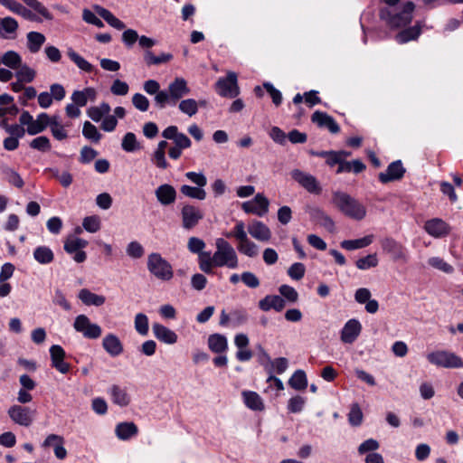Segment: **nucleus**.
Here are the masks:
<instances>
[{"mask_svg":"<svg viewBox=\"0 0 463 463\" xmlns=\"http://www.w3.org/2000/svg\"><path fill=\"white\" fill-rule=\"evenodd\" d=\"M249 320L248 312L244 308H237L231 312V324L233 327H238L247 323Z\"/></svg>","mask_w":463,"mask_h":463,"instance_id":"obj_48","label":"nucleus"},{"mask_svg":"<svg viewBox=\"0 0 463 463\" xmlns=\"http://www.w3.org/2000/svg\"><path fill=\"white\" fill-rule=\"evenodd\" d=\"M155 195L157 201L162 205H169L175 203L176 199V191L174 186L168 184L159 185L156 191Z\"/></svg>","mask_w":463,"mask_h":463,"instance_id":"obj_24","label":"nucleus"},{"mask_svg":"<svg viewBox=\"0 0 463 463\" xmlns=\"http://www.w3.org/2000/svg\"><path fill=\"white\" fill-rule=\"evenodd\" d=\"M67 54L69 58L78 66L79 69L86 72H91L93 71V65L90 64L83 57H81L79 53H77L74 50L69 49Z\"/></svg>","mask_w":463,"mask_h":463,"instance_id":"obj_43","label":"nucleus"},{"mask_svg":"<svg viewBox=\"0 0 463 463\" xmlns=\"http://www.w3.org/2000/svg\"><path fill=\"white\" fill-rule=\"evenodd\" d=\"M348 421L350 425L358 427L363 422V411L358 403H353L348 413Z\"/></svg>","mask_w":463,"mask_h":463,"instance_id":"obj_50","label":"nucleus"},{"mask_svg":"<svg viewBox=\"0 0 463 463\" xmlns=\"http://www.w3.org/2000/svg\"><path fill=\"white\" fill-rule=\"evenodd\" d=\"M405 172L406 169L403 167L402 161L396 160L387 166L386 172L380 173L378 178L381 183L387 184L389 182L401 180Z\"/></svg>","mask_w":463,"mask_h":463,"instance_id":"obj_16","label":"nucleus"},{"mask_svg":"<svg viewBox=\"0 0 463 463\" xmlns=\"http://www.w3.org/2000/svg\"><path fill=\"white\" fill-rule=\"evenodd\" d=\"M373 240V235H366L360 239L345 240L341 241L340 246L346 250L363 249L369 246Z\"/></svg>","mask_w":463,"mask_h":463,"instance_id":"obj_36","label":"nucleus"},{"mask_svg":"<svg viewBox=\"0 0 463 463\" xmlns=\"http://www.w3.org/2000/svg\"><path fill=\"white\" fill-rule=\"evenodd\" d=\"M73 328L88 339H97L102 334L101 327L98 324L91 323L86 315H79L75 317Z\"/></svg>","mask_w":463,"mask_h":463,"instance_id":"obj_8","label":"nucleus"},{"mask_svg":"<svg viewBox=\"0 0 463 463\" xmlns=\"http://www.w3.org/2000/svg\"><path fill=\"white\" fill-rule=\"evenodd\" d=\"M215 246L216 250L213 253L215 267L238 268L239 260L237 253L229 241L222 238H218L215 241Z\"/></svg>","mask_w":463,"mask_h":463,"instance_id":"obj_4","label":"nucleus"},{"mask_svg":"<svg viewBox=\"0 0 463 463\" xmlns=\"http://www.w3.org/2000/svg\"><path fill=\"white\" fill-rule=\"evenodd\" d=\"M355 265L357 269L362 270L376 267L378 265V259L376 253L368 254L365 257L358 259L355 262Z\"/></svg>","mask_w":463,"mask_h":463,"instance_id":"obj_51","label":"nucleus"},{"mask_svg":"<svg viewBox=\"0 0 463 463\" xmlns=\"http://www.w3.org/2000/svg\"><path fill=\"white\" fill-rule=\"evenodd\" d=\"M78 298L86 306L100 307L106 301L104 296L92 293L88 288H81L78 293Z\"/></svg>","mask_w":463,"mask_h":463,"instance_id":"obj_27","label":"nucleus"},{"mask_svg":"<svg viewBox=\"0 0 463 463\" xmlns=\"http://www.w3.org/2000/svg\"><path fill=\"white\" fill-rule=\"evenodd\" d=\"M180 111L189 117H193L198 112V103L194 99H183L178 104Z\"/></svg>","mask_w":463,"mask_h":463,"instance_id":"obj_47","label":"nucleus"},{"mask_svg":"<svg viewBox=\"0 0 463 463\" xmlns=\"http://www.w3.org/2000/svg\"><path fill=\"white\" fill-rule=\"evenodd\" d=\"M332 202L341 213L354 220L361 221L366 215L365 207L346 193L334 192Z\"/></svg>","mask_w":463,"mask_h":463,"instance_id":"obj_2","label":"nucleus"},{"mask_svg":"<svg viewBox=\"0 0 463 463\" xmlns=\"http://www.w3.org/2000/svg\"><path fill=\"white\" fill-rule=\"evenodd\" d=\"M126 252L130 258L140 259L144 255L145 250L138 241H134L128 244Z\"/></svg>","mask_w":463,"mask_h":463,"instance_id":"obj_58","label":"nucleus"},{"mask_svg":"<svg viewBox=\"0 0 463 463\" xmlns=\"http://www.w3.org/2000/svg\"><path fill=\"white\" fill-rule=\"evenodd\" d=\"M208 346L215 354L224 353L228 349L227 338L221 334H213L208 338Z\"/></svg>","mask_w":463,"mask_h":463,"instance_id":"obj_34","label":"nucleus"},{"mask_svg":"<svg viewBox=\"0 0 463 463\" xmlns=\"http://www.w3.org/2000/svg\"><path fill=\"white\" fill-rule=\"evenodd\" d=\"M430 364L442 368L458 369L463 368V360L455 353L447 350H437L427 354Z\"/></svg>","mask_w":463,"mask_h":463,"instance_id":"obj_7","label":"nucleus"},{"mask_svg":"<svg viewBox=\"0 0 463 463\" xmlns=\"http://www.w3.org/2000/svg\"><path fill=\"white\" fill-rule=\"evenodd\" d=\"M102 347L112 357L120 355L123 351V345L116 335L108 334L102 340Z\"/></svg>","mask_w":463,"mask_h":463,"instance_id":"obj_21","label":"nucleus"},{"mask_svg":"<svg viewBox=\"0 0 463 463\" xmlns=\"http://www.w3.org/2000/svg\"><path fill=\"white\" fill-rule=\"evenodd\" d=\"M50 123V117L47 113H40L37 116L36 119L33 120V123L30 124L29 127L26 128V132L31 135L34 136L39 133H42L46 129V128L49 126Z\"/></svg>","mask_w":463,"mask_h":463,"instance_id":"obj_31","label":"nucleus"},{"mask_svg":"<svg viewBox=\"0 0 463 463\" xmlns=\"http://www.w3.org/2000/svg\"><path fill=\"white\" fill-rule=\"evenodd\" d=\"M82 227L89 232H97L100 229L99 218L96 215L85 217L82 222Z\"/></svg>","mask_w":463,"mask_h":463,"instance_id":"obj_56","label":"nucleus"},{"mask_svg":"<svg viewBox=\"0 0 463 463\" xmlns=\"http://www.w3.org/2000/svg\"><path fill=\"white\" fill-rule=\"evenodd\" d=\"M190 91L187 81L184 78L177 77L169 83L167 90H164L155 96V104L159 109H165L167 105L175 106Z\"/></svg>","mask_w":463,"mask_h":463,"instance_id":"obj_1","label":"nucleus"},{"mask_svg":"<svg viewBox=\"0 0 463 463\" xmlns=\"http://www.w3.org/2000/svg\"><path fill=\"white\" fill-rule=\"evenodd\" d=\"M362 330L360 322L356 319L348 320L341 331V340L345 344L354 343Z\"/></svg>","mask_w":463,"mask_h":463,"instance_id":"obj_19","label":"nucleus"},{"mask_svg":"<svg viewBox=\"0 0 463 463\" xmlns=\"http://www.w3.org/2000/svg\"><path fill=\"white\" fill-rule=\"evenodd\" d=\"M263 88L267 90V92L270 95L272 99V102L276 107H279L282 103V94L280 90L276 89L272 83L270 82H264Z\"/></svg>","mask_w":463,"mask_h":463,"instance_id":"obj_60","label":"nucleus"},{"mask_svg":"<svg viewBox=\"0 0 463 463\" xmlns=\"http://www.w3.org/2000/svg\"><path fill=\"white\" fill-rule=\"evenodd\" d=\"M45 36L38 32H30L27 33V48L32 53H36L41 50L44 43Z\"/></svg>","mask_w":463,"mask_h":463,"instance_id":"obj_37","label":"nucleus"},{"mask_svg":"<svg viewBox=\"0 0 463 463\" xmlns=\"http://www.w3.org/2000/svg\"><path fill=\"white\" fill-rule=\"evenodd\" d=\"M305 402V398L299 395H296L289 399L288 403V410L292 413L300 412L304 408Z\"/></svg>","mask_w":463,"mask_h":463,"instance_id":"obj_63","label":"nucleus"},{"mask_svg":"<svg viewBox=\"0 0 463 463\" xmlns=\"http://www.w3.org/2000/svg\"><path fill=\"white\" fill-rule=\"evenodd\" d=\"M288 367V360L285 357H279L271 360L268 369H272L273 373L282 374Z\"/></svg>","mask_w":463,"mask_h":463,"instance_id":"obj_59","label":"nucleus"},{"mask_svg":"<svg viewBox=\"0 0 463 463\" xmlns=\"http://www.w3.org/2000/svg\"><path fill=\"white\" fill-rule=\"evenodd\" d=\"M18 28V22L14 18L11 16L0 18V38L15 39Z\"/></svg>","mask_w":463,"mask_h":463,"instance_id":"obj_20","label":"nucleus"},{"mask_svg":"<svg viewBox=\"0 0 463 463\" xmlns=\"http://www.w3.org/2000/svg\"><path fill=\"white\" fill-rule=\"evenodd\" d=\"M414 7L415 5L412 2H407L401 11H397L396 8H382L380 10V18L390 28L397 29L403 27L411 22Z\"/></svg>","mask_w":463,"mask_h":463,"instance_id":"obj_3","label":"nucleus"},{"mask_svg":"<svg viewBox=\"0 0 463 463\" xmlns=\"http://www.w3.org/2000/svg\"><path fill=\"white\" fill-rule=\"evenodd\" d=\"M421 33V26L420 23H417L415 25L405 28L399 32L395 39L399 43H406L410 41L416 40Z\"/></svg>","mask_w":463,"mask_h":463,"instance_id":"obj_33","label":"nucleus"},{"mask_svg":"<svg viewBox=\"0 0 463 463\" xmlns=\"http://www.w3.org/2000/svg\"><path fill=\"white\" fill-rule=\"evenodd\" d=\"M248 232L254 239L260 241H268L271 238L269 228L260 221L254 220L249 224Z\"/></svg>","mask_w":463,"mask_h":463,"instance_id":"obj_23","label":"nucleus"},{"mask_svg":"<svg viewBox=\"0 0 463 463\" xmlns=\"http://www.w3.org/2000/svg\"><path fill=\"white\" fill-rule=\"evenodd\" d=\"M216 91L222 97L235 98L240 93L237 74L233 71L227 73L225 78H220L216 84Z\"/></svg>","mask_w":463,"mask_h":463,"instance_id":"obj_9","label":"nucleus"},{"mask_svg":"<svg viewBox=\"0 0 463 463\" xmlns=\"http://www.w3.org/2000/svg\"><path fill=\"white\" fill-rule=\"evenodd\" d=\"M146 267L151 275L159 280L168 281L174 276L172 265L157 252L148 255Z\"/></svg>","mask_w":463,"mask_h":463,"instance_id":"obj_6","label":"nucleus"},{"mask_svg":"<svg viewBox=\"0 0 463 463\" xmlns=\"http://www.w3.org/2000/svg\"><path fill=\"white\" fill-rule=\"evenodd\" d=\"M96 90L91 87H88L82 90H74L71 99L73 104L80 108L85 107L89 99L94 100L96 99Z\"/></svg>","mask_w":463,"mask_h":463,"instance_id":"obj_26","label":"nucleus"},{"mask_svg":"<svg viewBox=\"0 0 463 463\" xmlns=\"http://www.w3.org/2000/svg\"><path fill=\"white\" fill-rule=\"evenodd\" d=\"M152 330L154 335L163 343L173 345L177 341V335L173 330L159 323H154Z\"/></svg>","mask_w":463,"mask_h":463,"instance_id":"obj_25","label":"nucleus"},{"mask_svg":"<svg viewBox=\"0 0 463 463\" xmlns=\"http://www.w3.org/2000/svg\"><path fill=\"white\" fill-rule=\"evenodd\" d=\"M311 121L317 124L318 128H327L332 134H337L340 131V127L335 118L326 112L315 111L311 116Z\"/></svg>","mask_w":463,"mask_h":463,"instance_id":"obj_17","label":"nucleus"},{"mask_svg":"<svg viewBox=\"0 0 463 463\" xmlns=\"http://www.w3.org/2000/svg\"><path fill=\"white\" fill-rule=\"evenodd\" d=\"M424 229L430 235L436 238H440L449 233V224L439 218L427 221Z\"/></svg>","mask_w":463,"mask_h":463,"instance_id":"obj_18","label":"nucleus"},{"mask_svg":"<svg viewBox=\"0 0 463 463\" xmlns=\"http://www.w3.org/2000/svg\"><path fill=\"white\" fill-rule=\"evenodd\" d=\"M307 213L313 222L324 227L329 232L335 231V222L323 209L317 206L308 207Z\"/></svg>","mask_w":463,"mask_h":463,"instance_id":"obj_15","label":"nucleus"},{"mask_svg":"<svg viewBox=\"0 0 463 463\" xmlns=\"http://www.w3.org/2000/svg\"><path fill=\"white\" fill-rule=\"evenodd\" d=\"M7 412L14 422L24 427H29L36 414L35 410L22 405H13Z\"/></svg>","mask_w":463,"mask_h":463,"instance_id":"obj_10","label":"nucleus"},{"mask_svg":"<svg viewBox=\"0 0 463 463\" xmlns=\"http://www.w3.org/2000/svg\"><path fill=\"white\" fill-rule=\"evenodd\" d=\"M269 201L263 194H257L252 200L243 202L241 209L246 213L263 217L269 212Z\"/></svg>","mask_w":463,"mask_h":463,"instance_id":"obj_11","label":"nucleus"},{"mask_svg":"<svg viewBox=\"0 0 463 463\" xmlns=\"http://www.w3.org/2000/svg\"><path fill=\"white\" fill-rule=\"evenodd\" d=\"M291 177L307 192L315 194L321 193L322 189L316 177L312 175L307 174L299 169H294L291 171Z\"/></svg>","mask_w":463,"mask_h":463,"instance_id":"obj_14","label":"nucleus"},{"mask_svg":"<svg viewBox=\"0 0 463 463\" xmlns=\"http://www.w3.org/2000/svg\"><path fill=\"white\" fill-rule=\"evenodd\" d=\"M1 169L2 174L5 175V179L10 184L17 188H22L24 185V182L21 177L20 174L16 172L14 169L7 165L2 166Z\"/></svg>","mask_w":463,"mask_h":463,"instance_id":"obj_41","label":"nucleus"},{"mask_svg":"<svg viewBox=\"0 0 463 463\" xmlns=\"http://www.w3.org/2000/svg\"><path fill=\"white\" fill-rule=\"evenodd\" d=\"M22 62L21 55L15 51H7L1 57V63L12 70H17Z\"/></svg>","mask_w":463,"mask_h":463,"instance_id":"obj_39","label":"nucleus"},{"mask_svg":"<svg viewBox=\"0 0 463 463\" xmlns=\"http://www.w3.org/2000/svg\"><path fill=\"white\" fill-rule=\"evenodd\" d=\"M33 259L41 265H48L54 260L52 250L45 245L38 246L33 252Z\"/></svg>","mask_w":463,"mask_h":463,"instance_id":"obj_30","label":"nucleus"},{"mask_svg":"<svg viewBox=\"0 0 463 463\" xmlns=\"http://www.w3.org/2000/svg\"><path fill=\"white\" fill-rule=\"evenodd\" d=\"M306 267L301 262L293 263L288 269V275L295 280H300L304 278Z\"/></svg>","mask_w":463,"mask_h":463,"instance_id":"obj_57","label":"nucleus"},{"mask_svg":"<svg viewBox=\"0 0 463 463\" xmlns=\"http://www.w3.org/2000/svg\"><path fill=\"white\" fill-rule=\"evenodd\" d=\"M109 394L112 402L120 407H126L130 403V397L126 389L119 385L113 384L109 388Z\"/></svg>","mask_w":463,"mask_h":463,"instance_id":"obj_29","label":"nucleus"},{"mask_svg":"<svg viewBox=\"0 0 463 463\" xmlns=\"http://www.w3.org/2000/svg\"><path fill=\"white\" fill-rule=\"evenodd\" d=\"M227 238H235L239 243L237 245V250L241 253L250 258H254L258 255V245L251 241L247 235L245 231V224L242 221H239L236 222L234 228L225 233Z\"/></svg>","mask_w":463,"mask_h":463,"instance_id":"obj_5","label":"nucleus"},{"mask_svg":"<svg viewBox=\"0 0 463 463\" xmlns=\"http://www.w3.org/2000/svg\"><path fill=\"white\" fill-rule=\"evenodd\" d=\"M172 59L171 53L162 52L160 55H155L151 51H146L144 53V61L147 66L166 63Z\"/></svg>","mask_w":463,"mask_h":463,"instance_id":"obj_40","label":"nucleus"},{"mask_svg":"<svg viewBox=\"0 0 463 463\" xmlns=\"http://www.w3.org/2000/svg\"><path fill=\"white\" fill-rule=\"evenodd\" d=\"M279 291L281 294L283 298L288 299L289 302L295 303L298 299V291L289 285H281L279 288Z\"/></svg>","mask_w":463,"mask_h":463,"instance_id":"obj_61","label":"nucleus"},{"mask_svg":"<svg viewBox=\"0 0 463 463\" xmlns=\"http://www.w3.org/2000/svg\"><path fill=\"white\" fill-rule=\"evenodd\" d=\"M121 148L128 153H133L141 148L136 135L133 132H128L124 135L121 141Z\"/></svg>","mask_w":463,"mask_h":463,"instance_id":"obj_42","label":"nucleus"},{"mask_svg":"<svg viewBox=\"0 0 463 463\" xmlns=\"http://www.w3.org/2000/svg\"><path fill=\"white\" fill-rule=\"evenodd\" d=\"M15 76L19 81L30 83L32 82L36 75V71L30 68L27 64L21 63V67L17 69Z\"/></svg>","mask_w":463,"mask_h":463,"instance_id":"obj_46","label":"nucleus"},{"mask_svg":"<svg viewBox=\"0 0 463 463\" xmlns=\"http://www.w3.org/2000/svg\"><path fill=\"white\" fill-rule=\"evenodd\" d=\"M13 13L21 15L26 20L33 22H40V18L33 13L30 9L24 7L22 4L16 2L13 11Z\"/></svg>","mask_w":463,"mask_h":463,"instance_id":"obj_54","label":"nucleus"},{"mask_svg":"<svg viewBox=\"0 0 463 463\" xmlns=\"http://www.w3.org/2000/svg\"><path fill=\"white\" fill-rule=\"evenodd\" d=\"M180 192L190 198L203 201L206 198V192L203 187H194L188 184H184L180 188Z\"/></svg>","mask_w":463,"mask_h":463,"instance_id":"obj_44","label":"nucleus"},{"mask_svg":"<svg viewBox=\"0 0 463 463\" xmlns=\"http://www.w3.org/2000/svg\"><path fill=\"white\" fill-rule=\"evenodd\" d=\"M26 5L33 9L36 13L41 14L46 20H52V14L49 10L38 0H22Z\"/></svg>","mask_w":463,"mask_h":463,"instance_id":"obj_52","label":"nucleus"},{"mask_svg":"<svg viewBox=\"0 0 463 463\" xmlns=\"http://www.w3.org/2000/svg\"><path fill=\"white\" fill-rule=\"evenodd\" d=\"M93 9L96 14L104 19L110 26L118 30L125 29L126 24L121 20L117 18L109 10L99 5H93Z\"/></svg>","mask_w":463,"mask_h":463,"instance_id":"obj_28","label":"nucleus"},{"mask_svg":"<svg viewBox=\"0 0 463 463\" xmlns=\"http://www.w3.org/2000/svg\"><path fill=\"white\" fill-rule=\"evenodd\" d=\"M259 307L262 311H269L274 309L277 312L282 311L286 307L284 298L278 295H267L265 298L259 301Z\"/></svg>","mask_w":463,"mask_h":463,"instance_id":"obj_22","label":"nucleus"},{"mask_svg":"<svg viewBox=\"0 0 463 463\" xmlns=\"http://www.w3.org/2000/svg\"><path fill=\"white\" fill-rule=\"evenodd\" d=\"M380 447L379 442L374 439H368L362 442L358 447V453L360 455L365 454V453H373L375 450H377Z\"/></svg>","mask_w":463,"mask_h":463,"instance_id":"obj_62","label":"nucleus"},{"mask_svg":"<svg viewBox=\"0 0 463 463\" xmlns=\"http://www.w3.org/2000/svg\"><path fill=\"white\" fill-rule=\"evenodd\" d=\"M138 432L137 426L134 422H120L116 426V436L121 440H128Z\"/></svg>","mask_w":463,"mask_h":463,"instance_id":"obj_32","label":"nucleus"},{"mask_svg":"<svg viewBox=\"0 0 463 463\" xmlns=\"http://www.w3.org/2000/svg\"><path fill=\"white\" fill-rule=\"evenodd\" d=\"M132 103L137 109L142 112L146 111L149 108V100L141 93H136L133 95Z\"/></svg>","mask_w":463,"mask_h":463,"instance_id":"obj_64","label":"nucleus"},{"mask_svg":"<svg viewBox=\"0 0 463 463\" xmlns=\"http://www.w3.org/2000/svg\"><path fill=\"white\" fill-rule=\"evenodd\" d=\"M241 394L243 397V402L249 409L252 411L264 410L262 399L256 392L243 391Z\"/></svg>","mask_w":463,"mask_h":463,"instance_id":"obj_35","label":"nucleus"},{"mask_svg":"<svg viewBox=\"0 0 463 463\" xmlns=\"http://www.w3.org/2000/svg\"><path fill=\"white\" fill-rule=\"evenodd\" d=\"M135 329L141 335H146L148 334V318L143 313H138L135 317Z\"/></svg>","mask_w":463,"mask_h":463,"instance_id":"obj_53","label":"nucleus"},{"mask_svg":"<svg viewBox=\"0 0 463 463\" xmlns=\"http://www.w3.org/2000/svg\"><path fill=\"white\" fill-rule=\"evenodd\" d=\"M82 135L85 138L90 140L92 143H99L102 135L99 132L96 126L90 121H85L82 128Z\"/></svg>","mask_w":463,"mask_h":463,"instance_id":"obj_45","label":"nucleus"},{"mask_svg":"<svg viewBox=\"0 0 463 463\" xmlns=\"http://www.w3.org/2000/svg\"><path fill=\"white\" fill-rule=\"evenodd\" d=\"M428 263L430 267L447 274H451L454 271V268L439 257L430 258Z\"/></svg>","mask_w":463,"mask_h":463,"instance_id":"obj_49","label":"nucleus"},{"mask_svg":"<svg viewBox=\"0 0 463 463\" xmlns=\"http://www.w3.org/2000/svg\"><path fill=\"white\" fill-rule=\"evenodd\" d=\"M288 384L294 390H305L307 387V378L305 371L301 369L295 371L288 380Z\"/></svg>","mask_w":463,"mask_h":463,"instance_id":"obj_38","label":"nucleus"},{"mask_svg":"<svg viewBox=\"0 0 463 463\" xmlns=\"http://www.w3.org/2000/svg\"><path fill=\"white\" fill-rule=\"evenodd\" d=\"M30 146L41 152H47L51 149L50 139L45 136L35 137L30 142Z\"/></svg>","mask_w":463,"mask_h":463,"instance_id":"obj_55","label":"nucleus"},{"mask_svg":"<svg viewBox=\"0 0 463 463\" xmlns=\"http://www.w3.org/2000/svg\"><path fill=\"white\" fill-rule=\"evenodd\" d=\"M383 250L389 254L392 260H407L406 249L402 243L392 237H386L381 241Z\"/></svg>","mask_w":463,"mask_h":463,"instance_id":"obj_13","label":"nucleus"},{"mask_svg":"<svg viewBox=\"0 0 463 463\" xmlns=\"http://www.w3.org/2000/svg\"><path fill=\"white\" fill-rule=\"evenodd\" d=\"M182 226L185 230H192L203 218V213L196 206L184 204L181 210Z\"/></svg>","mask_w":463,"mask_h":463,"instance_id":"obj_12","label":"nucleus"}]
</instances>
